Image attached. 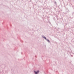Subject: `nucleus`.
<instances>
[{"label": "nucleus", "mask_w": 74, "mask_h": 74, "mask_svg": "<svg viewBox=\"0 0 74 74\" xmlns=\"http://www.w3.org/2000/svg\"><path fill=\"white\" fill-rule=\"evenodd\" d=\"M34 72L35 73V74H37L39 73V71H38L37 72H36V71H34Z\"/></svg>", "instance_id": "f257e3e1"}, {"label": "nucleus", "mask_w": 74, "mask_h": 74, "mask_svg": "<svg viewBox=\"0 0 74 74\" xmlns=\"http://www.w3.org/2000/svg\"><path fill=\"white\" fill-rule=\"evenodd\" d=\"M44 38H45V39L46 40H47V38H46V37H44Z\"/></svg>", "instance_id": "f03ea898"}, {"label": "nucleus", "mask_w": 74, "mask_h": 74, "mask_svg": "<svg viewBox=\"0 0 74 74\" xmlns=\"http://www.w3.org/2000/svg\"><path fill=\"white\" fill-rule=\"evenodd\" d=\"M47 40V41H48V42H49V40Z\"/></svg>", "instance_id": "7ed1b4c3"}]
</instances>
